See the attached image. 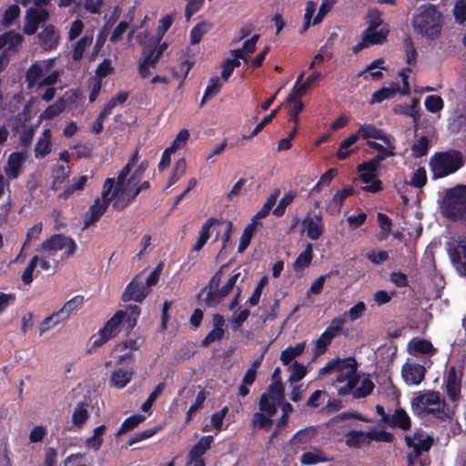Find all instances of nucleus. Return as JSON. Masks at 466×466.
Masks as SVG:
<instances>
[{
  "label": "nucleus",
  "instance_id": "obj_57",
  "mask_svg": "<svg viewBox=\"0 0 466 466\" xmlns=\"http://www.w3.org/2000/svg\"><path fill=\"white\" fill-rule=\"evenodd\" d=\"M426 183L427 172L425 167H420L412 173L410 185L416 188H421L426 185Z\"/></svg>",
  "mask_w": 466,
  "mask_h": 466
},
{
  "label": "nucleus",
  "instance_id": "obj_21",
  "mask_svg": "<svg viewBox=\"0 0 466 466\" xmlns=\"http://www.w3.org/2000/svg\"><path fill=\"white\" fill-rule=\"evenodd\" d=\"M387 425L392 429L399 428L402 431H409L411 428V420L403 408H397L393 414L390 415Z\"/></svg>",
  "mask_w": 466,
  "mask_h": 466
},
{
  "label": "nucleus",
  "instance_id": "obj_11",
  "mask_svg": "<svg viewBox=\"0 0 466 466\" xmlns=\"http://www.w3.org/2000/svg\"><path fill=\"white\" fill-rule=\"evenodd\" d=\"M239 276L240 272L234 273L220 289H218V290H211V292H207L206 297L204 298L205 304L208 307H215L223 301L224 299L232 291Z\"/></svg>",
  "mask_w": 466,
  "mask_h": 466
},
{
  "label": "nucleus",
  "instance_id": "obj_2",
  "mask_svg": "<svg viewBox=\"0 0 466 466\" xmlns=\"http://www.w3.org/2000/svg\"><path fill=\"white\" fill-rule=\"evenodd\" d=\"M441 212L447 219L466 225L465 185H458L446 190L441 202Z\"/></svg>",
  "mask_w": 466,
  "mask_h": 466
},
{
  "label": "nucleus",
  "instance_id": "obj_32",
  "mask_svg": "<svg viewBox=\"0 0 466 466\" xmlns=\"http://www.w3.org/2000/svg\"><path fill=\"white\" fill-rule=\"evenodd\" d=\"M133 372L127 370H115L111 373L110 384L116 388L122 389L129 383L132 379Z\"/></svg>",
  "mask_w": 466,
  "mask_h": 466
},
{
  "label": "nucleus",
  "instance_id": "obj_12",
  "mask_svg": "<svg viewBox=\"0 0 466 466\" xmlns=\"http://www.w3.org/2000/svg\"><path fill=\"white\" fill-rule=\"evenodd\" d=\"M27 157L28 155L25 151L12 152L9 155L4 171L10 179H15L20 176Z\"/></svg>",
  "mask_w": 466,
  "mask_h": 466
},
{
  "label": "nucleus",
  "instance_id": "obj_5",
  "mask_svg": "<svg viewBox=\"0 0 466 466\" xmlns=\"http://www.w3.org/2000/svg\"><path fill=\"white\" fill-rule=\"evenodd\" d=\"M127 318L129 328L132 329L136 325V319H131L123 310L116 311L99 329L97 337L94 339L92 346L88 350L91 353L93 350L101 347L111 339L115 338L120 331L119 326Z\"/></svg>",
  "mask_w": 466,
  "mask_h": 466
},
{
  "label": "nucleus",
  "instance_id": "obj_63",
  "mask_svg": "<svg viewBox=\"0 0 466 466\" xmlns=\"http://www.w3.org/2000/svg\"><path fill=\"white\" fill-rule=\"evenodd\" d=\"M188 138L189 131L186 128H183L178 132L175 139L172 141L170 147L167 148L176 152L177 149L182 148L186 145Z\"/></svg>",
  "mask_w": 466,
  "mask_h": 466
},
{
  "label": "nucleus",
  "instance_id": "obj_41",
  "mask_svg": "<svg viewBox=\"0 0 466 466\" xmlns=\"http://www.w3.org/2000/svg\"><path fill=\"white\" fill-rule=\"evenodd\" d=\"M84 302V296L76 295L64 304V306L61 308V313H64L65 317L69 319L75 311L83 307Z\"/></svg>",
  "mask_w": 466,
  "mask_h": 466
},
{
  "label": "nucleus",
  "instance_id": "obj_30",
  "mask_svg": "<svg viewBox=\"0 0 466 466\" xmlns=\"http://www.w3.org/2000/svg\"><path fill=\"white\" fill-rule=\"evenodd\" d=\"M213 27V24L203 20L198 22L190 31V44L195 46L200 43L203 36Z\"/></svg>",
  "mask_w": 466,
  "mask_h": 466
},
{
  "label": "nucleus",
  "instance_id": "obj_26",
  "mask_svg": "<svg viewBox=\"0 0 466 466\" xmlns=\"http://www.w3.org/2000/svg\"><path fill=\"white\" fill-rule=\"evenodd\" d=\"M368 431L350 430L345 434V444L349 448L359 449L363 445H369L371 440L367 435Z\"/></svg>",
  "mask_w": 466,
  "mask_h": 466
},
{
  "label": "nucleus",
  "instance_id": "obj_27",
  "mask_svg": "<svg viewBox=\"0 0 466 466\" xmlns=\"http://www.w3.org/2000/svg\"><path fill=\"white\" fill-rule=\"evenodd\" d=\"M317 432L318 431L315 426H309L302 429L296 432V434L292 437L290 443L291 445L297 447L308 444L315 438Z\"/></svg>",
  "mask_w": 466,
  "mask_h": 466
},
{
  "label": "nucleus",
  "instance_id": "obj_60",
  "mask_svg": "<svg viewBox=\"0 0 466 466\" xmlns=\"http://www.w3.org/2000/svg\"><path fill=\"white\" fill-rule=\"evenodd\" d=\"M20 7L17 5H9L3 16V24L5 26L11 25L20 15Z\"/></svg>",
  "mask_w": 466,
  "mask_h": 466
},
{
  "label": "nucleus",
  "instance_id": "obj_43",
  "mask_svg": "<svg viewBox=\"0 0 466 466\" xmlns=\"http://www.w3.org/2000/svg\"><path fill=\"white\" fill-rule=\"evenodd\" d=\"M228 267L227 264L222 265L219 269L211 277L210 280L208 281V285L205 286L200 289V291L198 294V298L200 299L201 296L207 291L211 292V290H218L219 284L221 282L222 274L224 268Z\"/></svg>",
  "mask_w": 466,
  "mask_h": 466
},
{
  "label": "nucleus",
  "instance_id": "obj_36",
  "mask_svg": "<svg viewBox=\"0 0 466 466\" xmlns=\"http://www.w3.org/2000/svg\"><path fill=\"white\" fill-rule=\"evenodd\" d=\"M69 167L66 168L63 165H56L52 170V185L51 188L55 191L58 190L62 184L66 181L69 175Z\"/></svg>",
  "mask_w": 466,
  "mask_h": 466
},
{
  "label": "nucleus",
  "instance_id": "obj_19",
  "mask_svg": "<svg viewBox=\"0 0 466 466\" xmlns=\"http://www.w3.org/2000/svg\"><path fill=\"white\" fill-rule=\"evenodd\" d=\"M302 225L307 231V237L312 240L319 239L324 231L321 215H315L314 218L307 216L302 221Z\"/></svg>",
  "mask_w": 466,
  "mask_h": 466
},
{
  "label": "nucleus",
  "instance_id": "obj_29",
  "mask_svg": "<svg viewBox=\"0 0 466 466\" xmlns=\"http://www.w3.org/2000/svg\"><path fill=\"white\" fill-rule=\"evenodd\" d=\"M43 46L53 48L58 43V36L56 35V27L53 25H46L37 35Z\"/></svg>",
  "mask_w": 466,
  "mask_h": 466
},
{
  "label": "nucleus",
  "instance_id": "obj_20",
  "mask_svg": "<svg viewBox=\"0 0 466 466\" xmlns=\"http://www.w3.org/2000/svg\"><path fill=\"white\" fill-rule=\"evenodd\" d=\"M213 441L214 439L211 435L201 437L200 440L193 445L187 454L189 462H196L198 461H205L203 455L210 449Z\"/></svg>",
  "mask_w": 466,
  "mask_h": 466
},
{
  "label": "nucleus",
  "instance_id": "obj_37",
  "mask_svg": "<svg viewBox=\"0 0 466 466\" xmlns=\"http://www.w3.org/2000/svg\"><path fill=\"white\" fill-rule=\"evenodd\" d=\"M300 463L302 465H315L319 462H326L329 459L324 455L323 451L317 449L313 451H306L300 456Z\"/></svg>",
  "mask_w": 466,
  "mask_h": 466
},
{
  "label": "nucleus",
  "instance_id": "obj_52",
  "mask_svg": "<svg viewBox=\"0 0 466 466\" xmlns=\"http://www.w3.org/2000/svg\"><path fill=\"white\" fill-rule=\"evenodd\" d=\"M403 46L406 53V62L410 66H414L417 61V50L414 46L413 41L410 35L403 39Z\"/></svg>",
  "mask_w": 466,
  "mask_h": 466
},
{
  "label": "nucleus",
  "instance_id": "obj_35",
  "mask_svg": "<svg viewBox=\"0 0 466 466\" xmlns=\"http://www.w3.org/2000/svg\"><path fill=\"white\" fill-rule=\"evenodd\" d=\"M412 354H434L436 349L430 340L414 339L410 342Z\"/></svg>",
  "mask_w": 466,
  "mask_h": 466
},
{
  "label": "nucleus",
  "instance_id": "obj_24",
  "mask_svg": "<svg viewBox=\"0 0 466 466\" xmlns=\"http://www.w3.org/2000/svg\"><path fill=\"white\" fill-rule=\"evenodd\" d=\"M222 223V220L213 217L208 218L207 221L201 227L199 237L195 245L193 246L192 250H201L210 238V228L215 225H220Z\"/></svg>",
  "mask_w": 466,
  "mask_h": 466
},
{
  "label": "nucleus",
  "instance_id": "obj_10",
  "mask_svg": "<svg viewBox=\"0 0 466 466\" xmlns=\"http://www.w3.org/2000/svg\"><path fill=\"white\" fill-rule=\"evenodd\" d=\"M141 274L142 273L136 275V277L127 284L122 294V300L124 302L134 300L140 303L147 296L149 289L141 280Z\"/></svg>",
  "mask_w": 466,
  "mask_h": 466
},
{
  "label": "nucleus",
  "instance_id": "obj_25",
  "mask_svg": "<svg viewBox=\"0 0 466 466\" xmlns=\"http://www.w3.org/2000/svg\"><path fill=\"white\" fill-rule=\"evenodd\" d=\"M51 137L52 133L50 129L46 128L42 131L35 147V157L36 158H43L51 152Z\"/></svg>",
  "mask_w": 466,
  "mask_h": 466
},
{
  "label": "nucleus",
  "instance_id": "obj_58",
  "mask_svg": "<svg viewBox=\"0 0 466 466\" xmlns=\"http://www.w3.org/2000/svg\"><path fill=\"white\" fill-rule=\"evenodd\" d=\"M367 435L370 440L375 441L391 443L394 441V435L391 432L384 431V430L368 431Z\"/></svg>",
  "mask_w": 466,
  "mask_h": 466
},
{
  "label": "nucleus",
  "instance_id": "obj_22",
  "mask_svg": "<svg viewBox=\"0 0 466 466\" xmlns=\"http://www.w3.org/2000/svg\"><path fill=\"white\" fill-rule=\"evenodd\" d=\"M446 393L449 399L452 401L458 400L461 397V383L458 380L454 366H451L448 370L446 379Z\"/></svg>",
  "mask_w": 466,
  "mask_h": 466
},
{
  "label": "nucleus",
  "instance_id": "obj_50",
  "mask_svg": "<svg viewBox=\"0 0 466 466\" xmlns=\"http://www.w3.org/2000/svg\"><path fill=\"white\" fill-rule=\"evenodd\" d=\"M272 417L262 412H256L252 418V424L254 427H258L264 431H269L273 425Z\"/></svg>",
  "mask_w": 466,
  "mask_h": 466
},
{
  "label": "nucleus",
  "instance_id": "obj_61",
  "mask_svg": "<svg viewBox=\"0 0 466 466\" xmlns=\"http://www.w3.org/2000/svg\"><path fill=\"white\" fill-rule=\"evenodd\" d=\"M159 431V428L147 429L142 431H138L133 434V436L127 441L128 446H132L139 441L153 437Z\"/></svg>",
  "mask_w": 466,
  "mask_h": 466
},
{
  "label": "nucleus",
  "instance_id": "obj_51",
  "mask_svg": "<svg viewBox=\"0 0 466 466\" xmlns=\"http://www.w3.org/2000/svg\"><path fill=\"white\" fill-rule=\"evenodd\" d=\"M367 28H374V29H380L383 25H389L388 24L384 23L383 19L381 18V14L378 9H371L367 14Z\"/></svg>",
  "mask_w": 466,
  "mask_h": 466
},
{
  "label": "nucleus",
  "instance_id": "obj_7",
  "mask_svg": "<svg viewBox=\"0 0 466 466\" xmlns=\"http://www.w3.org/2000/svg\"><path fill=\"white\" fill-rule=\"evenodd\" d=\"M41 248L43 250L55 252L67 248L65 255L66 258H70L76 253L77 245L71 237L63 234H54L43 241Z\"/></svg>",
  "mask_w": 466,
  "mask_h": 466
},
{
  "label": "nucleus",
  "instance_id": "obj_42",
  "mask_svg": "<svg viewBox=\"0 0 466 466\" xmlns=\"http://www.w3.org/2000/svg\"><path fill=\"white\" fill-rule=\"evenodd\" d=\"M145 419V416L141 414H134L129 416L122 422L116 435L120 436L127 431L134 430L141 422H143Z\"/></svg>",
  "mask_w": 466,
  "mask_h": 466
},
{
  "label": "nucleus",
  "instance_id": "obj_17",
  "mask_svg": "<svg viewBox=\"0 0 466 466\" xmlns=\"http://www.w3.org/2000/svg\"><path fill=\"white\" fill-rule=\"evenodd\" d=\"M380 162L374 159L364 161L357 166V171L359 172V178L363 184H369L373 178L379 175V167Z\"/></svg>",
  "mask_w": 466,
  "mask_h": 466
},
{
  "label": "nucleus",
  "instance_id": "obj_9",
  "mask_svg": "<svg viewBox=\"0 0 466 466\" xmlns=\"http://www.w3.org/2000/svg\"><path fill=\"white\" fill-rule=\"evenodd\" d=\"M448 253L456 269L466 276V238L449 242Z\"/></svg>",
  "mask_w": 466,
  "mask_h": 466
},
{
  "label": "nucleus",
  "instance_id": "obj_39",
  "mask_svg": "<svg viewBox=\"0 0 466 466\" xmlns=\"http://www.w3.org/2000/svg\"><path fill=\"white\" fill-rule=\"evenodd\" d=\"M5 38L6 39V53L11 51L13 53H17L19 51V47L24 41V36L16 33L14 30H10L8 32L4 33Z\"/></svg>",
  "mask_w": 466,
  "mask_h": 466
},
{
  "label": "nucleus",
  "instance_id": "obj_34",
  "mask_svg": "<svg viewBox=\"0 0 466 466\" xmlns=\"http://www.w3.org/2000/svg\"><path fill=\"white\" fill-rule=\"evenodd\" d=\"M313 258V248L311 244H308L306 248L297 257L293 262V268L295 271H300L308 268Z\"/></svg>",
  "mask_w": 466,
  "mask_h": 466
},
{
  "label": "nucleus",
  "instance_id": "obj_48",
  "mask_svg": "<svg viewBox=\"0 0 466 466\" xmlns=\"http://www.w3.org/2000/svg\"><path fill=\"white\" fill-rule=\"evenodd\" d=\"M441 401V394L438 391H428L424 394H420L413 400V403L421 404L424 407L430 405H436Z\"/></svg>",
  "mask_w": 466,
  "mask_h": 466
},
{
  "label": "nucleus",
  "instance_id": "obj_13",
  "mask_svg": "<svg viewBox=\"0 0 466 466\" xmlns=\"http://www.w3.org/2000/svg\"><path fill=\"white\" fill-rule=\"evenodd\" d=\"M426 369L418 363L405 362L401 368V377L408 385H419L425 378Z\"/></svg>",
  "mask_w": 466,
  "mask_h": 466
},
{
  "label": "nucleus",
  "instance_id": "obj_56",
  "mask_svg": "<svg viewBox=\"0 0 466 466\" xmlns=\"http://www.w3.org/2000/svg\"><path fill=\"white\" fill-rule=\"evenodd\" d=\"M206 400L205 391L200 390L196 397L195 402L189 407L186 413L185 422L188 423L192 420V416L195 412H197L199 409L203 407V404Z\"/></svg>",
  "mask_w": 466,
  "mask_h": 466
},
{
  "label": "nucleus",
  "instance_id": "obj_8",
  "mask_svg": "<svg viewBox=\"0 0 466 466\" xmlns=\"http://www.w3.org/2000/svg\"><path fill=\"white\" fill-rule=\"evenodd\" d=\"M49 19V12L45 8L30 7L26 10L25 15V25L23 32L26 35H35L41 24Z\"/></svg>",
  "mask_w": 466,
  "mask_h": 466
},
{
  "label": "nucleus",
  "instance_id": "obj_33",
  "mask_svg": "<svg viewBox=\"0 0 466 466\" xmlns=\"http://www.w3.org/2000/svg\"><path fill=\"white\" fill-rule=\"evenodd\" d=\"M306 343L299 342L297 343L295 347H288L284 350L281 351L280 354V361L283 365L289 364L295 358L300 356L305 350Z\"/></svg>",
  "mask_w": 466,
  "mask_h": 466
},
{
  "label": "nucleus",
  "instance_id": "obj_59",
  "mask_svg": "<svg viewBox=\"0 0 466 466\" xmlns=\"http://www.w3.org/2000/svg\"><path fill=\"white\" fill-rule=\"evenodd\" d=\"M255 232L256 231L253 230V226H246L240 237L238 248V253H243L248 248Z\"/></svg>",
  "mask_w": 466,
  "mask_h": 466
},
{
  "label": "nucleus",
  "instance_id": "obj_40",
  "mask_svg": "<svg viewBox=\"0 0 466 466\" xmlns=\"http://www.w3.org/2000/svg\"><path fill=\"white\" fill-rule=\"evenodd\" d=\"M222 87V83L218 76H214L209 79L208 85L207 86L203 97L200 102V106H203L207 100L217 96Z\"/></svg>",
  "mask_w": 466,
  "mask_h": 466
},
{
  "label": "nucleus",
  "instance_id": "obj_23",
  "mask_svg": "<svg viewBox=\"0 0 466 466\" xmlns=\"http://www.w3.org/2000/svg\"><path fill=\"white\" fill-rule=\"evenodd\" d=\"M148 37L147 32H142L137 36V41L140 46H143V62L149 66H155L157 62L159 60V56L156 54V48H152L147 42Z\"/></svg>",
  "mask_w": 466,
  "mask_h": 466
},
{
  "label": "nucleus",
  "instance_id": "obj_46",
  "mask_svg": "<svg viewBox=\"0 0 466 466\" xmlns=\"http://www.w3.org/2000/svg\"><path fill=\"white\" fill-rule=\"evenodd\" d=\"M277 405L278 404L275 401H272V402L269 401V398L267 393H263L260 396V399L258 401L259 412L265 413V414L268 415V417H273L278 412Z\"/></svg>",
  "mask_w": 466,
  "mask_h": 466
},
{
  "label": "nucleus",
  "instance_id": "obj_55",
  "mask_svg": "<svg viewBox=\"0 0 466 466\" xmlns=\"http://www.w3.org/2000/svg\"><path fill=\"white\" fill-rule=\"evenodd\" d=\"M267 284H268V277L267 276L261 277L260 279L258 280L255 289L253 290L251 296L248 298V299L247 300L246 303L248 304L249 306L258 305L259 302V299H260L262 290Z\"/></svg>",
  "mask_w": 466,
  "mask_h": 466
},
{
  "label": "nucleus",
  "instance_id": "obj_14",
  "mask_svg": "<svg viewBox=\"0 0 466 466\" xmlns=\"http://www.w3.org/2000/svg\"><path fill=\"white\" fill-rule=\"evenodd\" d=\"M52 66L51 60L37 61L32 64L25 73V82L28 88L34 86L38 87L39 82L42 80L43 73L50 69Z\"/></svg>",
  "mask_w": 466,
  "mask_h": 466
},
{
  "label": "nucleus",
  "instance_id": "obj_31",
  "mask_svg": "<svg viewBox=\"0 0 466 466\" xmlns=\"http://www.w3.org/2000/svg\"><path fill=\"white\" fill-rule=\"evenodd\" d=\"M399 92V84L392 82L388 87H381L372 94L370 103H381L386 99H390Z\"/></svg>",
  "mask_w": 466,
  "mask_h": 466
},
{
  "label": "nucleus",
  "instance_id": "obj_53",
  "mask_svg": "<svg viewBox=\"0 0 466 466\" xmlns=\"http://www.w3.org/2000/svg\"><path fill=\"white\" fill-rule=\"evenodd\" d=\"M65 109L64 102L57 101L48 106L44 112L41 114L40 118L46 120H51L56 116H59Z\"/></svg>",
  "mask_w": 466,
  "mask_h": 466
},
{
  "label": "nucleus",
  "instance_id": "obj_6",
  "mask_svg": "<svg viewBox=\"0 0 466 466\" xmlns=\"http://www.w3.org/2000/svg\"><path fill=\"white\" fill-rule=\"evenodd\" d=\"M390 34L389 25H383L380 29L366 28L361 34V40L352 46L354 54H358L371 46H380L387 42Z\"/></svg>",
  "mask_w": 466,
  "mask_h": 466
},
{
  "label": "nucleus",
  "instance_id": "obj_1",
  "mask_svg": "<svg viewBox=\"0 0 466 466\" xmlns=\"http://www.w3.org/2000/svg\"><path fill=\"white\" fill-rule=\"evenodd\" d=\"M411 25L415 33L428 40H435L441 34L443 15L435 5H421L412 16Z\"/></svg>",
  "mask_w": 466,
  "mask_h": 466
},
{
  "label": "nucleus",
  "instance_id": "obj_64",
  "mask_svg": "<svg viewBox=\"0 0 466 466\" xmlns=\"http://www.w3.org/2000/svg\"><path fill=\"white\" fill-rule=\"evenodd\" d=\"M453 15L456 23L462 25L466 21V3L458 1L453 7Z\"/></svg>",
  "mask_w": 466,
  "mask_h": 466
},
{
  "label": "nucleus",
  "instance_id": "obj_3",
  "mask_svg": "<svg viewBox=\"0 0 466 466\" xmlns=\"http://www.w3.org/2000/svg\"><path fill=\"white\" fill-rule=\"evenodd\" d=\"M461 151L449 149L434 153L429 161L432 179H439L454 174L464 166Z\"/></svg>",
  "mask_w": 466,
  "mask_h": 466
},
{
  "label": "nucleus",
  "instance_id": "obj_54",
  "mask_svg": "<svg viewBox=\"0 0 466 466\" xmlns=\"http://www.w3.org/2000/svg\"><path fill=\"white\" fill-rule=\"evenodd\" d=\"M334 339V334H329V331H324L316 340V355H321L326 352L328 346L331 344Z\"/></svg>",
  "mask_w": 466,
  "mask_h": 466
},
{
  "label": "nucleus",
  "instance_id": "obj_38",
  "mask_svg": "<svg viewBox=\"0 0 466 466\" xmlns=\"http://www.w3.org/2000/svg\"><path fill=\"white\" fill-rule=\"evenodd\" d=\"M268 398H271L277 404H280L285 400V388L282 384L281 379L272 381L268 386Z\"/></svg>",
  "mask_w": 466,
  "mask_h": 466
},
{
  "label": "nucleus",
  "instance_id": "obj_44",
  "mask_svg": "<svg viewBox=\"0 0 466 466\" xmlns=\"http://www.w3.org/2000/svg\"><path fill=\"white\" fill-rule=\"evenodd\" d=\"M429 147V138L426 136H421L411 146V154L415 158L422 157L428 154Z\"/></svg>",
  "mask_w": 466,
  "mask_h": 466
},
{
  "label": "nucleus",
  "instance_id": "obj_45",
  "mask_svg": "<svg viewBox=\"0 0 466 466\" xmlns=\"http://www.w3.org/2000/svg\"><path fill=\"white\" fill-rule=\"evenodd\" d=\"M131 203L133 202L130 200V198H128L127 191H117V189H115L113 191L112 207L114 209L117 211H122Z\"/></svg>",
  "mask_w": 466,
  "mask_h": 466
},
{
  "label": "nucleus",
  "instance_id": "obj_49",
  "mask_svg": "<svg viewBox=\"0 0 466 466\" xmlns=\"http://www.w3.org/2000/svg\"><path fill=\"white\" fill-rule=\"evenodd\" d=\"M355 194V190L353 187H344L340 190H339L331 199L330 205H334L336 208V211L339 213L340 211V208L343 205L344 200L350 197Z\"/></svg>",
  "mask_w": 466,
  "mask_h": 466
},
{
  "label": "nucleus",
  "instance_id": "obj_4",
  "mask_svg": "<svg viewBox=\"0 0 466 466\" xmlns=\"http://www.w3.org/2000/svg\"><path fill=\"white\" fill-rule=\"evenodd\" d=\"M387 135L388 134L385 133L383 129L378 128L373 124L360 125L355 133H352L340 142L339 149L336 153V157L339 160L347 159L351 155V153L354 152L353 149L349 150V148L353 144H355L359 138H363L367 141H371L370 139H378L381 140L382 142H390Z\"/></svg>",
  "mask_w": 466,
  "mask_h": 466
},
{
  "label": "nucleus",
  "instance_id": "obj_16",
  "mask_svg": "<svg viewBox=\"0 0 466 466\" xmlns=\"http://www.w3.org/2000/svg\"><path fill=\"white\" fill-rule=\"evenodd\" d=\"M420 433L415 432L413 437L405 436V443L409 448H412L414 451V458H418L423 451H429L432 446L433 440L431 436L420 440Z\"/></svg>",
  "mask_w": 466,
  "mask_h": 466
},
{
  "label": "nucleus",
  "instance_id": "obj_18",
  "mask_svg": "<svg viewBox=\"0 0 466 466\" xmlns=\"http://www.w3.org/2000/svg\"><path fill=\"white\" fill-rule=\"evenodd\" d=\"M107 208L108 206L106 205V201H101L99 198H96L94 203L90 206L88 211L86 213L84 228H87L98 221L105 214Z\"/></svg>",
  "mask_w": 466,
  "mask_h": 466
},
{
  "label": "nucleus",
  "instance_id": "obj_47",
  "mask_svg": "<svg viewBox=\"0 0 466 466\" xmlns=\"http://www.w3.org/2000/svg\"><path fill=\"white\" fill-rule=\"evenodd\" d=\"M374 388L375 385L373 381L370 378H364L360 382V386L356 388L355 390L353 391V398H366L367 396L370 395L373 392Z\"/></svg>",
  "mask_w": 466,
  "mask_h": 466
},
{
  "label": "nucleus",
  "instance_id": "obj_15",
  "mask_svg": "<svg viewBox=\"0 0 466 466\" xmlns=\"http://www.w3.org/2000/svg\"><path fill=\"white\" fill-rule=\"evenodd\" d=\"M387 137L389 138V141L383 142L385 146H382L381 144L375 142V141H367L366 145L378 152V154L372 158L376 161L382 162L387 157H394L396 155L395 153V138L392 135L388 134Z\"/></svg>",
  "mask_w": 466,
  "mask_h": 466
},
{
  "label": "nucleus",
  "instance_id": "obj_62",
  "mask_svg": "<svg viewBox=\"0 0 466 466\" xmlns=\"http://www.w3.org/2000/svg\"><path fill=\"white\" fill-rule=\"evenodd\" d=\"M426 109L431 113H437L443 108V100L439 96H429L424 102Z\"/></svg>",
  "mask_w": 466,
  "mask_h": 466
},
{
  "label": "nucleus",
  "instance_id": "obj_28",
  "mask_svg": "<svg viewBox=\"0 0 466 466\" xmlns=\"http://www.w3.org/2000/svg\"><path fill=\"white\" fill-rule=\"evenodd\" d=\"M87 405L85 402H80L76 407L72 414V423L77 429L81 430L90 418Z\"/></svg>",
  "mask_w": 466,
  "mask_h": 466
}]
</instances>
